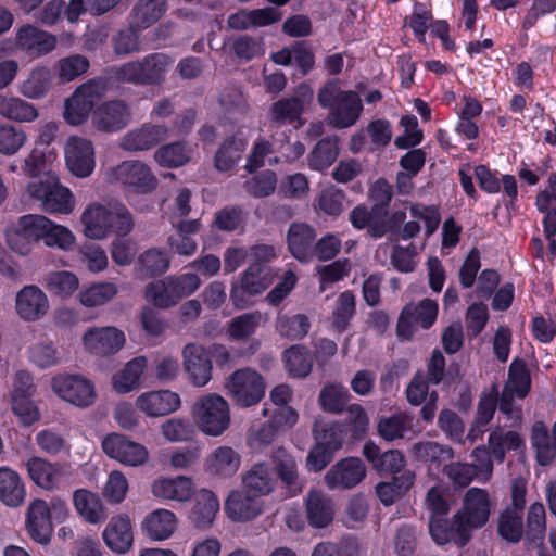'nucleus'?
I'll use <instances>...</instances> for the list:
<instances>
[{"mask_svg": "<svg viewBox=\"0 0 556 556\" xmlns=\"http://www.w3.org/2000/svg\"><path fill=\"white\" fill-rule=\"evenodd\" d=\"M305 513L311 527L325 528L334 518V505L326 493L311 489L305 496Z\"/></svg>", "mask_w": 556, "mask_h": 556, "instance_id": "obj_27", "label": "nucleus"}, {"mask_svg": "<svg viewBox=\"0 0 556 556\" xmlns=\"http://www.w3.org/2000/svg\"><path fill=\"white\" fill-rule=\"evenodd\" d=\"M177 528L176 515L165 508L148 514L141 522L142 531L153 541L168 539Z\"/></svg>", "mask_w": 556, "mask_h": 556, "instance_id": "obj_34", "label": "nucleus"}, {"mask_svg": "<svg viewBox=\"0 0 556 556\" xmlns=\"http://www.w3.org/2000/svg\"><path fill=\"white\" fill-rule=\"evenodd\" d=\"M270 459L278 478L288 489L289 494L291 496L300 494L304 485L299 476L295 458L283 447H277L273 451Z\"/></svg>", "mask_w": 556, "mask_h": 556, "instance_id": "obj_28", "label": "nucleus"}, {"mask_svg": "<svg viewBox=\"0 0 556 556\" xmlns=\"http://www.w3.org/2000/svg\"><path fill=\"white\" fill-rule=\"evenodd\" d=\"M101 447L106 456L128 467L142 466L149 459V452L144 445L117 432L106 434Z\"/></svg>", "mask_w": 556, "mask_h": 556, "instance_id": "obj_13", "label": "nucleus"}, {"mask_svg": "<svg viewBox=\"0 0 556 556\" xmlns=\"http://www.w3.org/2000/svg\"><path fill=\"white\" fill-rule=\"evenodd\" d=\"M191 415L195 426L207 435H222L230 425L229 405L215 393L199 397L191 408Z\"/></svg>", "mask_w": 556, "mask_h": 556, "instance_id": "obj_7", "label": "nucleus"}, {"mask_svg": "<svg viewBox=\"0 0 556 556\" xmlns=\"http://www.w3.org/2000/svg\"><path fill=\"white\" fill-rule=\"evenodd\" d=\"M182 367L193 387L203 388L212 379L213 364L206 349L195 342L187 343L181 350Z\"/></svg>", "mask_w": 556, "mask_h": 556, "instance_id": "obj_18", "label": "nucleus"}, {"mask_svg": "<svg viewBox=\"0 0 556 556\" xmlns=\"http://www.w3.org/2000/svg\"><path fill=\"white\" fill-rule=\"evenodd\" d=\"M311 328L308 318L303 314L294 316L279 314L276 319L277 332L290 340H300L304 338Z\"/></svg>", "mask_w": 556, "mask_h": 556, "instance_id": "obj_56", "label": "nucleus"}, {"mask_svg": "<svg viewBox=\"0 0 556 556\" xmlns=\"http://www.w3.org/2000/svg\"><path fill=\"white\" fill-rule=\"evenodd\" d=\"M320 106L328 109V123L338 129L352 127L359 119L363 103L359 94L342 90L339 80H328L318 91Z\"/></svg>", "mask_w": 556, "mask_h": 556, "instance_id": "obj_3", "label": "nucleus"}, {"mask_svg": "<svg viewBox=\"0 0 556 556\" xmlns=\"http://www.w3.org/2000/svg\"><path fill=\"white\" fill-rule=\"evenodd\" d=\"M79 261L91 273L103 271L109 264L104 249L94 243H84L78 251Z\"/></svg>", "mask_w": 556, "mask_h": 556, "instance_id": "obj_64", "label": "nucleus"}, {"mask_svg": "<svg viewBox=\"0 0 556 556\" xmlns=\"http://www.w3.org/2000/svg\"><path fill=\"white\" fill-rule=\"evenodd\" d=\"M498 533L506 541L516 543L523 533L521 511L507 508L498 518Z\"/></svg>", "mask_w": 556, "mask_h": 556, "instance_id": "obj_62", "label": "nucleus"}, {"mask_svg": "<svg viewBox=\"0 0 556 556\" xmlns=\"http://www.w3.org/2000/svg\"><path fill=\"white\" fill-rule=\"evenodd\" d=\"M27 142L26 132L10 124L0 123V154H16Z\"/></svg>", "mask_w": 556, "mask_h": 556, "instance_id": "obj_61", "label": "nucleus"}, {"mask_svg": "<svg viewBox=\"0 0 556 556\" xmlns=\"http://www.w3.org/2000/svg\"><path fill=\"white\" fill-rule=\"evenodd\" d=\"M65 163L68 170L78 178L89 177L96 167V152L91 140L71 136L64 144Z\"/></svg>", "mask_w": 556, "mask_h": 556, "instance_id": "obj_16", "label": "nucleus"}, {"mask_svg": "<svg viewBox=\"0 0 556 556\" xmlns=\"http://www.w3.org/2000/svg\"><path fill=\"white\" fill-rule=\"evenodd\" d=\"M225 511L233 521H248L257 517L262 504L256 496H250L245 491H232L225 502Z\"/></svg>", "mask_w": 556, "mask_h": 556, "instance_id": "obj_33", "label": "nucleus"}, {"mask_svg": "<svg viewBox=\"0 0 556 556\" xmlns=\"http://www.w3.org/2000/svg\"><path fill=\"white\" fill-rule=\"evenodd\" d=\"M241 456L230 446L216 447L205 459L206 470L214 476L228 478L240 468Z\"/></svg>", "mask_w": 556, "mask_h": 556, "instance_id": "obj_37", "label": "nucleus"}, {"mask_svg": "<svg viewBox=\"0 0 556 556\" xmlns=\"http://www.w3.org/2000/svg\"><path fill=\"white\" fill-rule=\"evenodd\" d=\"M267 323V316L260 311H253L233 317L227 323L226 332L231 340L245 341L251 338L258 327Z\"/></svg>", "mask_w": 556, "mask_h": 556, "instance_id": "obj_40", "label": "nucleus"}, {"mask_svg": "<svg viewBox=\"0 0 556 556\" xmlns=\"http://www.w3.org/2000/svg\"><path fill=\"white\" fill-rule=\"evenodd\" d=\"M491 514V500L488 491L470 488L464 495L460 509L455 514V529L458 545L464 546L471 532L486 525Z\"/></svg>", "mask_w": 556, "mask_h": 556, "instance_id": "obj_4", "label": "nucleus"}, {"mask_svg": "<svg viewBox=\"0 0 556 556\" xmlns=\"http://www.w3.org/2000/svg\"><path fill=\"white\" fill-rule=\"evenodd\" d=\"M144 296L147 301L160 308H167L178 303L169 277L149 283L146 287Z\"/></svg>", "mask_w": 556, "mask_h": 556, "instance_id": "obj_57", "label": "nucleus"}, {"mask_svg": "<svg viewBox=\"0 0 556 556\" xmlns=\"http://www.w3.org/2000/svg\"><path fill=\"white\" fill-rule=\"evenodd\" d=\"M168 137V128L164 125L144 124L127 131L119 139V147L128 152L150 150Z\"/></svg>", "mask_w": 556, "mask_h": 556, "instance_id": "obj_24", "label": "nucleus"}, {"mask_svg": "<svg viewBox=\"0 0 556 556\" xmlns=\"http://www.w3.org/2000/svg\"><path fill=\"white\" fill-rule=\"evenodd\" d=\"M438 303L431 299H424L419 303L407 304L397 320L396 331L402 339L412 338L415 327L430 328L437 320Z\"/></svg>", "mask_w": 556, "mask_h": 556, "instance_id": "obj_14", "label": "nucleus"}, {"mask_svg": "<svg viewBox=\"0 0 556 556\" xmlns=\"http://www.w3.org/2000/svg\"><path fill=\"white\" fill-rule=\"evenodd\" d=\"M89 60L81 54H71L55 64L56 76L61 83H70L88 72Z\"/></svg>", "mask_w": 556, "mask_h": 556, "instance_id": "obj_58", "label": "nucleus"}, {"mask_svg": "<svg viewBox=\"0 0 556 556\" xmlns=\"http://www.w3.org/2000/svg\"><path fill=\"white\" fill-rule=\"evenodd\" d=\"M247 148V140L240 138H230L225 141L215 155V167L219 172L232 169L241 160Z\"/></svg>", "mask_w": 556, "mask_h": 556, "instance_id": "obj_51", "label": "nucleus"}, {"mask_svg": "<svg viewBox=\"0 0 556 556\" xmlns=\"http://www.w3.org/2000/svg\"><path fill=\"white\" fill-rule=\"evenodd\" d=\"M53 86L51 70L45 65L33 67L18 85V92L26 99L38 100L46 97Z\"/></svg>", "mask_w": 556, "mask_h": 556, "instance_id": "obj_36", "label": "nucleus"}, {"mask_svg": "<svg viewBox=\"0 0 556 556\" xmlns=\"http://www.w3.org/2000/svg\"><path fill=\"white\" fill-rule=\"evenodd\" d=\"M118 288L113 282H93L83 288L77 299L83 306L92 308L106 304L116 296Z\"/></svg>", "mask_w": 556, "mask_h": 556, "instance_id": "obj_47", "label": "nucleus"}, {"mask_svg": "<svg viewBox=\"0 0 556 556\" xmlns=\"http://www.w3.org/2000/svg\"><path fill=\"white\" fill-rule=\"evenodd\" d=\"M167 10L166 0H138L131 11V22L139 29L149 28Z\"/></svg>", "mask_w": 556, "mask_h": 556, "instance_id": "obj_44", "label": "nucleus"}, {"mask_svg": "<svg viewBox=\"0 0 556 556\" xmlns=\"http://www.w3.org/2000/svg\"><path fill=\"white\" fill-rule=\"evenodd\" d=\"M42 240L47 247L65 252L73 250L76 244V237L70 228L55 224L49 218L47 219Z\"/></svg>", "mask_w": 556, "mask_h": 556, "instance_id": "obj_53", "label": "nucleus"}, {"mask_svg": "<svg viewBox=\"0 0 556 556\" xmlns=\"http://www.w3.org/2000/svg\"><path fill=\"white\" fill-rule=\"evenodd\" d=\"M14 37L18 53L29 60L52 53L59 43L56 35L29 23L20 25L14 30Z\"/></svg>", "mask_w": 556, "mask_h": 556, "instance_id": "obj_11", "label": "nucleus"}, {"mask_svg": "<svg viewBox=\"0 0 556 556\" xmlns=\"http://www.w3.org/2000/svg\"><path fill=\"white\" fill-rule=\"evenodd\" d=\"M180 396L170 390L147 391L137 396L136 408L148 417H162L180 407Z\"/></svg>", "mask_w": 556, "mask_h": 556, "instance_id": "obj_23", "label": "nucleus"}, {"mask_svg": "<svg viewBox=\"0 0 556 556\" xmlns=\"http://www.w3.org/2000/svg\"><path fill=\"white\" fill-rule=\"evenodd\" d=\"M26 469L31 481L45 490L59 488L62 480L68 475L66 465L53 464L36 456L26 462Z\"/></svg>", "mask_w": 556, "mask_h": 556, "instance_id": "obj_25", "label": "nucleus"}, {"mask_svg": "<svg viewBox=\"0 0 556 556\" xmlns=\"http://www.w3.org/2000/svg\"><path fill=\"white\" fill-rule=\"evenodd\" d=\"M488 444L493 458L498 463H503L506 452L520 448L525 442L517 431L496 427L491 431Z\"/></svg>", "mask_w": 556, "mask_h": 556, "instance_id": "obj_43", "label": "nucleus"}, {"mask_svg": "<svg viewBox=\"0 0 556 556\" xmlns=\"http://www.w3.org/2000/svg\"><path fill=\"white\" fill-rule=\"evenodd\" d=\"M85 237L103 240L115 233L126 236L134 228V218L129 210L117 202H91L80 215Z\"/></svg>", "mask_w": 556, "mask_h": 556, "instance_id": "obj_1", "label": "nucleus"}, {"mask_svg": "<svg viewBox=\"0 0 556 556\" xmlns=\"http://www.w3.org/2000/svg\"><path fill=\"white\" fill-rule=\"evenodd\" d=\"M363 455L379 473H397L405 467L404 454L399 450H389L384 453L372 442L363 447Z\"/></svg>", "mask_w": 556, "mask_h": 556, "instance_id": "obj_32", "label": "nucleus"}, {"mask_svg": "<svg viewBox=\"0 0 556 556\" xmlns=\"http://www.w3.org/2000/svg\"><path fill=\"white\" fill-rule=\"evenodd\" d=\"M410 454L417 460L429 463L437 467L454 458L451 446L434 441H422L412 445Z\"/></svg>", "mask_w": 556, "mask_h": 556, "instance_id": "obj_45", "label": "nucleus"}, {"mask_svg": "<svg viewBox=\"0 0 556 556\" xmlns=\"http://www.w3.org/2000/svg\"><path fill=\"white\" fill-rule=\"evenodd\" d=\"M106 84L102 78H91L79 85L65 100L63 117L71 126L86 123L97 104L106 93Z\"/></svg>", "mask_w": 556, "mask_h": 556, "instance_id": "obj_6", "label": "nucleus"}, {"mask_svg": "<svg viewBox=\"0 0 556 556\" xmlns=\"http://www.w3.org/2000/svg\"><path fill=\"white\" fill-rule=\"evenodd\" d=\"M313 90L307 86H300L295 94L274 102L269 109V127L279 128L287 124H304L302 114L313 101Z\"/></svg>", "mask_w": 556, "mask_h": 556, "instance_id": "obj_12", "label": "nucleus"}, {"mask_svg": "<svg viewBox=\"0 0 556 556\" xmlns=\"http://www.w3.org/2000/svg\"><path fill=\"white\" fill-rule=\"evenodd\" d=\"M192 149L182 142L160 147L154 153L155 162L163 167H179L190 161Z\"/></svg>", "mask_w": 556, "mask_h": 556, "instance_id": "obj_50", "label": "nucleus"}, {"mask_svg": "<svg viewBox=\"0 0 556 556\" xmlns=\"http://www.w3.org/2000/svg\"><path fill=\"white\" fill-rule=\"evenodd\" d=\"M73 502L76 511L85 521L96 525L105 519V508L98 494L79 489L74 492Z\"/></svg>", "mask_w": 556, "mask_h": 556, "instance_id": "obj_39", "label": "nucleus"}, {"mask_svg": "<svg viewBox=\"0 0 556 556\" xmlns=\"http://www.w3.org/2000/svg\"><path fill=\"white\" fill-rule=\"evenodd\" d=\"M366 476V467L357 457H348L338 462L325 476L329 489H352Z\"/></svg>", "mask_w": 556, "mask_h": 556, "instance_id": "obj_22", "label": "nucleus"}, {"mask_svg": "<svg viewBox=\"0 0 556 556\" xmlns=\"http://www.w3.org/2000/svg\"><path fill=\"white\" fill-rule=\"evenodd\" d=\"M26 193L31 200L39 202L42 211L49 214L68 215L75 208L72 191L53 175L30 180L26 186Z\"/></svg>", "mask_w": 556, "mask_h": 556, "instance_id": "obj_5", "label": "nucleus"}, {"mask_svg": "<svg viewBox=\"0 0 556 556\" xmlns=\"http://www.w3.org/2000/svg\"><path fill=\"white\" fill-rule=\"evenodd\" d=\"M50 303L47 294L37 286L23 287L15 298V311L25 321H37L49 311Z\"/></svg>", "mask_w": 556, "mask_h": 556, "instance_id": "obj_21", "label": "nucleus"}, {"mask_svg": "<svg viewBox=\"0 0 556 556\" xmlns=\"http://www.w3.org/2000/svg\"><path fill=\"white\" fill-rule=\"evenodd\" d=\"M148 367L146 356H137L128 361L112 377L113 390L118 394H127L140 388L143 374Z\"/></svg>", "mask_w": 556, "mask_h": 556, "instance_id": "obj_31", "label": "nucleus"}, {"mask_svg": "<svg viewBox=\"0 0 556 556\" xmlns=\"http://www.w3.org/2000/svg\"><path fill=\"white\" fill-rule=\"evenodd\" d=\"M415 482V473L405 471L394 477L390 482H380L376 486V494L382 504L389 506L404 495Z\"/></svg>", "mask_w": 556, "mask_h": 556, "instance_id": "obj_48", "label": "nucleus"}, {"mask_svg": "<svg viewBox=\"0 0 556 556\" xmlns=\"http://www.w3.org/2000/svg\"><path fill=\"white\" fill-rule=\"evenodd\" d=\"M283 361L288 372L293 377H305L312 370L313 358L304 346L293 345L286 350Z\"/></svg>", "mask_w": 556, "mask_h": 556, "instance_id": "obj_54", "label": "nucleus"}, {"mask_svg": "<svg viewBox=\"0 0 556 556\" xmlns=\"http://www.w3.org/2000/svg\"><path fill=\"white\" fill-rule=\"evenodd\" d=\"M129 490L126 476L119 470L110 472L102 490L103 497L110 504H121Z\"/></svg>", "mask_w": 556, "mask_h": 556, "instance_id": "obj_63", "label": "nucleus"}, {"mask_svg": "<svg viewBox=\"0 0 556 556\" xmlns=\"http://www.w3.org/2000/svg\"><path fill=\"white\" fill-rule=\"evenodd\" d=\"M531 378L523 361L515 359L509 367L508 380L500 400V410L510 415L514 413V397L523 399L530 391Z\"/></svg>", "mask_w": 556, "mask_h": 556, "instance_id": "obj_19", "label": "nucleus"}, {"mask_svg": "<svg viewBox=\"0 0 556 556\" xmlns=\"http://www.w3.org/2000/svg\"><path fill=\"white\" fill-rule=\"evenodd\" d=\"M105 545L116 554L127 553L134 544L131 520L126 514L113 516L102 533Z\"/></svg>", "mask_w": 556, "mask_h": 556, "instance_id": "obj_26", "label": "nucleus"}, {"mask_svg": "<svg viewBox=\"0 0 556 556\" xmlns=\"http://www.w3.org/2000/svg\"><path fill=\"white\" fill-rule=\"evenodd\" d=\"M151 492L154 497L163 501L186 502L194 494V485L192 480L185 476L161 477L153 481Z\"/></svg>", "mask_w": 556, "mask_h": 556, "instance_id": "obj_29", "label": "nucleus"}, {"mask_svg": "<svg viewBox=\"0 0 556 556\" xmlns=\"http://www.w3.org/2000/svg\"><path fill=\"white\" fill-rule=\"evenodd\" d=\"M219 510V501L210 490L202 489L195 493L190 518L199 529L208 528Z\"/></svg>", "mask_w": 556, "mask_h": 556, "instance_id": "obj_38", "label": "nucleus"}, {"mask_svg": "<svg viewBox=\"0 0 556 556\" xmlns=\"http://www.w3.org/2000/svg\"><path fill=\"white\" fill-rule=\"evenodd\" d=\"M131 119L130 109L122 100H111L97 108L92 125L100 131L114 132L126 127Z\"/></svg>", "mask_w": 556, "mask_h": 556, "instance_id": "obj_20", "label": "nucleus"}, {"mask_svg": "<svg viewBox=\"0 0 556 556\" xmlns=\"http://www.w3.org/2000/svg\"><path fill=\"white\" fill-rule=\"evenodd\" d=\"M50 384L59 399L78 408L90 407L97 400L94 383L83 375L59 374Z\"/></svg>", "mask_w": 556, "mask_h": 556, "instance_id": "obj_10", "label": "nucleus"}, {"mask_svg": "<svg viewBox=\"0 0 556 556\" xmlns=\"http://www.w3.org/2000/svg\"><path fill=\"white\" fill-rule=\"evenodd\" d=\"M316 232L305 223H293L287 233V243L290 253L301 262H307L313 256Z\"/></svg>", "mask_w": 556, "mask_h": 556, "instance_id": "obj_30", "label": "nucleus"}, {"mask_svg": "<svg viewBox=\"0 0 556 556\" xmlns=\"http://www.w3.org/2000/svg\"><path fill=\"white\" fill-rule=\"evenodd\" d=\"M27 528L30 536L40 544H47L51 538L50 509L42 500H35L27 510Z\"/></svg>", "mask_w": 556, "mask_h": 556, "instance_id": "obj_35", "label": "nucleus"}, {"mask_svg": "<svg viewBox=\"0 0 556 556\" xmlns=\"http://www.w3.org/2000/svg\"><path fill=\"white\" fill-rule=\"evenodd\" d=\"M274 274L271 268L257 264H251L242 274L239 286H233L230 298L238 308L249 305L245 295H256L265 291L273 282Z\"/></svg>", "mask_w": 556, "mask_h": 556, "instance_id": "obj_17", "label": "nucleus"}, {"mask_svg": "<svg viewBox=\"0 0 556 556\" xmlns=\"http://www.w3.org/2000/svg\"><path fill=\"white\" fill-rule=\"evenodd\" d=\"M265 389L263 376L250 367L237 369L225 381L226 394L241 407H250L261 402Z\"/></svg>", "mask_w": 556, "mask_h": 556, "instance_id": "obj_9", "label": "nucleus"}, {"mask_svg": "<svg viewBox=\"0 0 556 556\" xmlns=\"http://www.w3.org/2000/svg\"><path fill=\"white\" fill-rule=\"evenodd\" d=\"M26 496L21 476L9 467H0V501L10 507L20 506Z\"/></svg>", "mask_w": 556, "mask_h": 556, "instance_id": "obj_41", "label": "nucleus"}, {"mask_svg": "<svg viewBox=\"0 0 556 556\" xmlns=\"http://www.w3.org/2000/svg\"><path fill=\"white\" fill-rule=\"evenodd\" d=\"M412 428L413 417L404 412L383 416L378 422V432L386 441L402 439Z\"/></svg>", "mask_w": 556, "mask_h": 556, "instance_id": "obj_49", "label": "nucleus"}, {"mask_svg": "<svg viewBox=\"0 0 556 556\" xmlns=\"http://www.w3.org/2000/svg\"><path fill=\"white\" fill-rule=\"evenodd\" d=\"M45 286L53 294L70 298L78 290L79 279L72 271L55 270L45 277Z\"/></svg>", "mask_w": 556, "mask_h": 556, "instance_id": "obj_52", "label": "nucleus"}, {"mask_svg": "<svg viewBox=\"0 0 556 556\" xmlns=\"http://www.w3.org/2000/svg\"><path fill=\"white\" fill-rule=\"evenodd\" d=\"M174 62V58L167 53L153 52L111 67L108 77L117 84L160 86L165 81Z\"/></svg>", "mask_w": 556, "mask_h": 556, "instance_id": "obj_2", "label": "nucleus"}, {"mask_svg": "<svg viewBox=\"0 0 556 556\" xmlns=\"http://www.w3.org/2000/svg\"><path fill=\"white\" fill-rule=\"evenodd\" d=\"M350 400L349 390L341 383H327L319 393V404L321 408L330 413H340L343 410Z\"/></svg>", "mask_w": 556, "mask_h": 556, "instance_id": "obj_55", "label": "nucleus"}, {"mask_svg": "<svg viewBox=\"0 0 556 556\" xmlns=\"http://www.w3.org/2000/svg\"><path fill=\"white\" fill-rule=\"evenodd\" d=\"M0 116L16 123H31L39 117V112L22 98L0 94Z\"/></svg>", "mask_w": 556, "mask_h": 556, "instance_id": "obj_42", "label": "nucleus"}, {"mask_svg": "<svg viewBox=\"0 0 556 556\" xmlns=\"http://www.w3.org/2000/svg\"><path fill=\"white\" fill-rule=\"evenodd\" d=\"M135 27L134 23H130V26L121 29L114 37L112 38L113 50L118 56H127L130 54L138 53L141 50V41H140V31Z\"/></svg>", "mask_w": 556, "mask_h": 556, "instance_id": "obj_60", "label": "nucleus"}, {"mask_svg": "<svg viewBox=\"0 0 556 556\" xmlns=\"http://www.w3.org/2000/svg\"><path fill=\"white\" fill-rule=\"evenodd\" d=\"M84 349L97 356H111L126 344L123 330L114 326L90 327L83 334Z\"/></svg>", "mask_w": 556, "mask_h": 556, "instance_id": "obj_15", "label": "nucleus"}, {"mask_svg": "<svg viewBox=\"0 0 556 556\" xmlns=\"http://www.w3.org/2000/svg\"><path fill=\"white\" fill-rule=\"evenodd\" d=\"M245 489L255 496H264L274 491L276 480L265 462L254 464L243 477Z\"/></svg>", "mask_w": 556, "mask_h": 556, "instance_id": "obj_46", "label": "nucleus"}, {"mask_svg": "<svg viewBox=\"0 0 556 556\" xmlns=\"http://www.w3.org/2000/svg\"><path fill=\"white\" fill-rule=\"evenodd\" d=\"M339 154V147L334 140H320L308 155V166L318 172H323L331 166Z\"/></svg>", "mask_w": 556, "mask_h": 556, "instance_id": "obj_59", "label": "nucleus"}, {"mask_svg": "<svg viewBox=\"0 0 556 556\" xmlns=\"http://www.w3.org/2000/svg\"><path fill=\"white\" fill-rule=\"evenodd\" d=\"M110 184L121 186L127 193L146 194L157 186L151 168L138 160L124 161L105 173Z\"/></svg>", "mask_w": 556, "mask_h": 556, "instance_id": "obj_8", "label": "nucleus"}]
</instances>
